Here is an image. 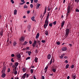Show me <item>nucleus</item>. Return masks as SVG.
Masks as SVG:
<instances>
[{
    "mask_svg": "<svg viewBox=\"0 0 79 79\" xmlns=\"http://www.w3.org/2000/svg\"><path fill=\"white\" fill-rule=\"evenodd\" d=\"M67 12L66 13V18H67L68 16L69 15V12L70 11V6H68V8L67 9Z\"/></svg>",
    "mask_w": 79,
    "mask_h": 79,
    "instance_id": "f257e3e1",
    "label": "nucleus"
},
{
    "mask_svg": "<svg viewBox=\"0 0 79 79\" xmlns=\"http://www.w3.org/2000/svg\"><path fill=\"white\" fill-rule=\"evenodd\" d=\"M69 34V29L68 28H67L65 30V35L66 36V37H68V36Z\"/></svg>",
    "mask_w": 79,
    "mask_h": 79,
    "instance_id": "f03ea898",
    "label": "nucleus"
},
{
    "mask_svg": "<svg viewBox=\"0 0 79 79\" xmlns=\"http://www.w3.org/2000/svg\"><path fill=\"white\" fill-rule=\"evenodd\" d=\"M48 22H47V20L45 21L44 24V28H46L47 26H48Z\"/></svg>",
    "mask_w": 79,
    "mask_h": 79,
    "instance_id": "7ed1b4c3",
    "label": "nucleus"
},
{
    "mask_svg": "<svg viewBox=\"0 0 79 79\" xmlns=\"http://www.w3.org/2000/svg\"><path fill=\"white\" fill-rule=\"evenodd\" d=\"M2 75H1L2 77L4 78L6 76V74L5 73V72H2Z\"/></svg>",
    "mask_w": 79,
    "mask_h": 79,
    "instance_id": "20e7f679",
    "label": "nucleus"
},
{
    "mask_svg": "<svg viewBox=\"0 0 79 79\" xmlns=\"http://www.w3.org/2000/svg\"><path fill=\"white\" fill-rule=\"evenodd\" d=\"M19 40L20 41V42H24V37H21L19 39Z\"/></svg>",
    "mask_w": 79,
    "mask_h": 79,
    "instance_id": "39448f33",
    "label": "nucleus"
},
{
    "mask_svg": "<svg viewBox=\"0 0 79 79\" xmlns=\"http://www.w3.org/2000/svg\"><path fill=\"white\" fill-rule=\"evenodd\" d=\"M50 15V13H48V15L47 16V18H46V19L45 20V21H47V22H48V18H49V15Z\"/></svg>",
    "mask_w": 79,
    "mask_h": 79,
    "instance_id": "423d86ee",
    "label": "nucleus"
},
{
    "mask_svg": "<svg viewBox=\"0 0 79 79\" xmlns=\"http://www.w3.org/2000/svg\"><path fill=\"white\" fill-rule=\"evenodd\" d=\"M31 26L30 25H28L27 26V29H28V31L30 32V31H31Z\"/></svg>",
    "mask_w": 79,
    "mask_h": 79,
    "instance_id": "0eeeda50",
    "label": "nucleus"
},
{
    "mask_svg": "<svg viewBox=\"0 0 79 79\" xmlns=\"http://www.w3.org/2000/svg\"><path fill=\"white\" fill-rule=\"evenodd\" d=\"M37 44V41H35V40L34 41V43L33 44H32V46H33V47H34L35 45H37L36 44Z\"/></svg>",
    "mask_w": 79,
    "mask_h": 79,
    "instance_id": "6e6552de",
    "label": "nucleus"
},
{
    "mask_svg": "<svg viewBox=\"0 0 79 79\" xmlns=\"http://www.w3.org/2000/svg\"><path fill=\"white\" fill-rule=\"evenodd\" d=\"M62 50L63 51H66L67 50V47H64L63 48H62Z\"/></svg>",
    "mask_w": 79,
    "mask_h": 79,
    "instance_id": "1a4fd4ad",
    "label": "nucleus"
},
{
    "mask_svg": "<svg viewBox=\"0 0 79 79\" xmlns=\"http://www.w3.org/2000/svg\"><path fill=\"white\" fill-rule=\"evenodd\" d=\"M64 23H65V21H63L61 23V27H63L64 26Z\"/></svg>",
    "mask_w": 79,
    "mask_h": 79,
    "instance_id": "9d476101",
    "label": "nucleus"
},
{
    "mask_svg": "<svg viewBox=\"0 0 79 79\" xmlns=\"http://www.w3.org/2000/svg\"><path fill=\"white\" fill-rule=\"evenodd\" d=\"M26 73H25L23 74V76L22 77V79H24L26 77Z\"/></svg>",
    "mask_w": 79,
    "mask_h": 79,
    "instance_id": "9b49d317",
    "label": "nucleus"
},
{
    "mask_svg": "<svg viewBox=\"0 0 79 79\" xmlns=\"http://www.w3.org/2000/svg\"><path fill=\"white\" fill-rule=\"evenodd\" d=\"M5 70H6V67H4L2 71V72L5 73Z\"/></svg>",
    "mask_w": 79,
    "mask_h": 79,
    "instance_id": "f8f14e48",
    "label": "nucleus"
},
{
    "mask_svg": "<svg viewBox=\"0 0 79 79\" xmlns=\"http://www.w3.org/2000/svg\"><path fill=\"white\" fill-rule=\"evenodd\" d=\"M34 18H35V17H34V16H33L31 17V19H32L33 21H35V22L36 21L34 19Z\"/></svg>",
    "mask_w": 79,
    "mask_h": 79,
    "instance_id": "ddd939ff",
    "label": "nucleus"
},
{
    "mask_svg": "<svg viewBox=\"0 0 79 79\" xmlns=\"http://www.w3.org/2000/svg\"><path fill=\"white\" fill-rule=\"evenodd\" d=\"M44 33L45 34V35H48V31H45Z\"/></svg>",
    "mask_w": 79,
    "mask_h": 79,
    "instance_id": "4468645a",
    "label": "nucleus"
},
{
    "mask_svg": "<svg viewBox=\"0 0 79 79\" xmlns=\"http://www.w3.org/2000/svg\"><path fill=\"white\" fill-rule=\"evenodd\" d=\"M72 78L73 79H76V74H73L72 76Z\"/></svg>",
    "mask_w": 79,
    "mask_h": 79,
    "instance_id": "2eb2a0df",
    "label": "nucleus"
},
{
    "mask_svg": "<svg viewBox=\"0 0 79 79\" xmlns=\"http://www.w3.org/2000/svg\"><path fill=\"white\" fill-rule=\"evenodd\" d=\"M17 57L18 58H21V55H20V54H17Z\"/></svg>",
    "mask_w": 79,
    "mask_h": 79,
    "instance_id": "dca6fc26",
    "label": "nucleus"
},
{
    "mask_svg": "<svg viewBox=\"0 0 79 79\" xmlns=\"http://www.w3.org/2000/svg\"><path fill=\"white\" fill-rule=\"evenodd\" d=\"M3 31L1 30V32H0V35L1 36H3Z\"/></svg>",
    "mask_w": 79,
    "mask_h": 79,
    "instance_id": "f3484780",
    "label": "nucleus"
},
{
    "mask_svg": "<svg viewBox=\"0 0 79 79\" xmlns=\"http://www.w3.org/2000/svg\"><path fill=\"white\" fill-rule=\"evenodd\" d=\"M39 33H38L36 35V39H39Z\"/></svg>",
    "mask_w": 79,
    "mask_h": 79,
    "instance_id": "a211bd4d",
    "label": "nucleus"
},
{
    "mask_svg": "<svg viewBox=\"0 0 79 79\" xmlns=\"http://www.w3.org/2000/svg\"><path fill=\"white\" fill-rule=\"evenodd\" d=\"M64 56V54H63L61 55V56L60 57V58L61 59H63V56Z\"/></svg>",
    "mask_w": 79,
    "mask_h": 79,
    "instance_id": "6ab92c4d",
    "label": "nucleus"
},
{
    "mask_svg": "<svg viewBox=\"0 0 79 79\" xmlns=\"http://www.w3.org/2000/svg\"><path fill=\"white\" fill-rule=\"evenodd\" d=\"M17 68H16V67H15V68L13 69V71H14V72L16 71V69Z\"/></svg>",
    "mask_w": 79,
    "mask_h": 79,
    "instance_id": "aec40b11",
    "label": "nucleus"
},
{
    "mask_svg": "<svg viewBox=\"0 0 79 79\" xmlns=\"http://www.w3.org/2000/svg\"><path fill=\"white\" fill-rule=\"evenodd\" d=\"M51 58V55L49 54L48 56V59H50Z\"/></svg>",
    "mask_w": 79,
    "mask_h": 79,
    "instance_id": "412c9836",
    "label": "nucleus"
},
{
    "mask_svg": "<svg viewBox=\"0 0 79 79\" xmlns=\"http://www.w3.org/2000/svg\"><path fill=\"white\" fill-rule=\"evenodd\" d=\"M18 62H16L15 63V67H16V68H17V66H18Z\"/></svg>",
    "mask_w": 79,
    "mask_h": 79,
    "instance_id": "4be33fe9",
    "label": "nucleus"
},
{
    "mask_svg": "<svg viewBox=\"0 0 79 79\" xmlns=\"http://www.w3.org/2000/svg\"><path fill=\"white\" fill-rule=\"evenodd\" d=\"M16 44H17V43H16V42L14 41V43H13V45L14 46H16Z\"/></svg>",
    "mask_w": 79,
    "mask_h": 79,
    "instance_id": "5701e85b",
    "label": "nucleus"
},
{
    "mask_svg": "<svg viewBox=\"0 0 79 79\" xmlns=\"http://www.w3.org/2000/svg\"><path fill=\"white\" fill-rule=\"evenodd\" d=\"M37 60H38V58H35V62H36V63H37Z\"/></svg>",
    "mask_w": 79,
    "mask_h": 79,
    "instance_id": "b1692460",
    "label": "nucleus"
},
{
    "mask_svg": "<svg viewBox=\"0 0 79 79\" xmlns=\"http://www.w3.org/2000/svg\"><path fill=\"white\" fill-rule=\"evenodd\" d=\"M16 13H17V10H14V14L15 15H16Z\"/></svg>",
    "mask_w": 79,
    "mask_h": 79,
    "instance_id": "393cba45",
    "label": "nucleus"
},
{
    "mask_svg": "<svg viewBox=\"0 0 79 79\" xmlns=\"http://www.w3.org/2000/svg\"><path fill=\"white\" fill-rule=\"evenodd\" d=\"M28 8V6L26 5H25L23 7L24 8Z\"/></svg>",
    "mask_w": 79,
    "mask_h": 79,
    "instance_id": "a878e982",
    "label": "nucleus"
},
{
    "mask_svg": "<svg viewBox=\"0 0 79 79\" xmlns=\"http://www.w3.org/2000/svg\"><path fill=\"white\" fill-rule=\"evenodd\" d=\"M46 10H47V7H46L45 8V11H44V12L43 13V15H45V14L46 13Z\"/></svg>",
    "mask_w": 79,
    "mask_h": 79,
    "instance_id": "bb28decb",
    "label": "nucleus"
},
{
    "mask_svg": "<svg viewBox=\"0 0 79 79\" xmlns=\"http://www.w3.org/2000/svg\"><path fill=\"white\" fill-rule=\"evenodd\" d=\"M23 72H25V71H26V69L25 68H23Z\"/></svg>",
    "mask_w": 79,
    "mask_h": 79,
    "instance_id": "cd10ccee",
    "label": "nucleus"
},
{
    "mask_svg": "<svg viewBox=\"0 0 79 79\" xmlns=\"http://www.w3.org/2000/svg\"><path fill=\"white\" fill-rule=\"evenodd\" d=\"M14 74L15 75H16L18 74V72L16 70L15 72H14Z\"/></svg>",
    "mask_w": 79,
    "mask_h": 79,
    "instance_id": "c85d7f7f",
    "label": "nucleus"
},
{
    "mask_svg": "<svg viewBox=\"0 0 79 79\" xmlns=\"http://www.w3.org/2000/svg\"><path fill=\"white\" fill-rule=\"evenodd\" d=\"M31 53H32V52L31 51H29L28 52V54L29 56H30V55H31Z\"/></svg>",
    "mask_w": 79,
    "mask_h": 79,
    "instance_id": "c756f323",
    "label": "nucleus"
},
{
    "mask_svg": "<svg viewBox=\"0 0 79 79\" xmlns=\"http://www.w3.org/2000/svg\"><path fill=\"white\" fill-rule=\"evenodd\" d=\"M69 64H67L66 66V69L68 68H69Z\"/></svg>",
    "mask_w": 79,
    "mask_h": 79,
    "instance_id": "7c9ffc66",
    "label": "nucleus"
},
{
    "mask_svg": "<svg viewBox=\"0 0 79 79\" xmlns=\"http://www.w3.org/2000/svg\"><path fill=\"white\" fill-rule=\"evenodd\" d=\"M40 6V4H39L37 5V7H37L36 8L37 9V8H39V6Z\"/></svg>",
    "mask_w": 79,
    "mask_h": 79,
    "instance_id": "2f4dec72",
    "label": "nucleus"
},
{
    "mask_svg": "<svg viewBox=\"0 0 79 79\" xmlns=\"http://www.w3.org/2000/svg\"><path fill=\"white\" fill-rule=\"evenodd\" d=\"M75 2H76V3H78L79 2V0H75Z\"/></svg>",
    "mask_w": 79,
    "mask_h": 79,
    "instance_id": "473e14b6",
    "label": "nucleus"
},
{
    "mask_svg": "<svg viewBox=\"0 0 79 79\" xmlns=\"http://www.w3.org/2000/svg\"><path fill=\"white\" fill-rule=\"evenodd\" d=\"M31 58V57H28L26 59V60H29V59H30Z\"/></svg>",
    "mask_w": 79,
    "mask_h": 79,
    "instance_id": "72a5a7b5",
    "label": "nucleus"
},
{
    "mask_svg": "<svg viewBox=\"0 0 79 79\" xmlns=\"http://www.w3.org/2000/svg\"><path fill=\"white\" fill-rule=\"evenodd\" d=\"M56 24V21H55L54 22H53V24L54 25H55Z\"/></svg>",
    "mask_w": 79,
    "mask_h": 79,
    "instance_id": "f704fd0d",
    "label": "nucleus"
},
{
    "mask_svg": "<svg viewBox=\"0 0 79 79\" xmlns=\"http://www.w3.org/2000/svg\"><path fill=\"white\" fill-rule=\"evenodd\" d=\"M30 71L31 72V74H32V73H33V70H32V69H31V70H30Z\"/></svg>",
    "mask_w": 79,
    "mask_h": 79,
    "instance_id": "c9c22d12",
    "label": "nucleus"
},
{
    "mask_svg": "<svg viewBox=\"0 0 79 79\" xmlns=\"http://www.w3.org/2000/svg\"><path fill=\"white\" fill-rule=\"evenodd\" d=\"M53 60V59H51V61L50 62V64H51L52 63V60Z\"/></svg>",
    "mask_w": 79,
    "mask_h": 79,
    "instance_id": "e433bc0d",
    "label": "nucleus"
},
{
    "mask_svg": "<svg viewBox=\"0 0 79 79\" xmlns=\"http://www.w3.org/2000/svg\"><path fill=\"white\" fill-rule=\"evenodd\" d=\"M49 26L50 27H52V23H50L49 24Z\"/></svg>",
    "mask_w": 79,
    "mask_h": 79,
    "instance_id": "4c0bfd02",
    "label": "nucleus"
},
{
    "mask_svg": "<svg viewBox=\"0 0 79 79\" xmlns=\"http://www.w3.org/2000/svg\"><path fill=\"white\" fill-rule=\"evenodd\" d=\"M30 7L31 8H32V7H33V5H32V4H31L30 5Z\"/></svg>",
    "mask_w": 79,
    "mask_h": 79,
    "instance_id": "58836bf2",
    "label": "nucleus"
},
{
    "mask_svg": "<svg viewBox=\"0 0 79 79\" xmlns=\"http://www.w3.org/2000/svg\"><path fill=\"white\" fill-rule=\"evenodd\" d=\"M56 44H57V45H60V42H56Z\"/></svg>",
    "mask_w": 79,
    "mask_h": 79,
    "instance_id": "ea45409f",
    "label": "nucleus"
},
{
    "mask_svg": "<svg viewBox=\"0 0 79 79\" xmlns=\"http://www.w3.org/2000/svg\"><path fill=\"white\" fill-rule=\"evenodd\" d=\"M8 73H10V68H9L7 70Z\"/></svg>",
    "mask_w": 79,
    "mask_h": 79,
    "instance_id": "a19ab883",
    "label": "nucleus"
},
{
    "mask_svg": "<svg viewBox=\"0 0 79 79\" xmlns=\"http://www.w3.org/2000/svg\"><path fill=\"white\" fill-rule=\"evenodd\" d=\"M11 57H14L15 56V55L13 54H12L11 55Z\"/></svg>",
    "mask_w": 79,
    "mask_h": 79,
    "instance_id": "79ce46f5",
    "label": "nucleus"
},
{
    "mask_svg": "<svg viewBox=\"0 0 79 79\" xmlns=\"http://www.w3.org/2000/svg\"><path fill=\"white\" fill-rule=\"evenodd\" d=\"M34 2L35 3H37V2H38V0H34Z\"/></svg>",
    "mask_w": 79,
    "mask_h": 79,
    "instance_id": "37998d69",
    "label": "nucleus"
},
{
    "mask_svg": "<svg viewBox=\"0 0 79 79\" xmlns=\"http://www.w3.org/2000/svg\"><path fill=\"white\" fill-rule=\"evenodd\" d=\"M27 44V42H26V41H25L23 44L24 45H26Z\"/></svg>",
    "mask_w": 79,
    "mask_h": 79,
    "instance_id": "c03bdc74",
    "label": "nucleus"
},
{
    "mask_svg": "<svg viewBox=\"0 0 79 79\" xmlns=\"http://www.w3.org/2000/svg\"><path fill=\"white\" fill-rule=\"evenodd\" d=\"M11 61H12V62H13V63H14V62H15L14 60H13V58H12L11 59Z\"/></svg>",
    "mask_w": 79,
    "mask_h": 79,
    "instance_id": "a18cd8bd",
    "label": "nucleus"
},
{
    "mask_svg": "<svg viewBox=\"0 0 79 79\" xmlns=\"http://www.w3.org/2000/svg\"><path fill=\"white\" fill-rule=\"evenodd\" d=\"M52 71H53V72H55V71H56V70L55 69H52Z\"/></svg>",
    "mask_w": 79,
    "mask_h": 79,
    "instance_id": "49530a36",
    "label": "nucleus"
},
{
    "mask_svg": "<svg viewBox=\"0 0 79 79\" xmlns=\"http://www.w3.org/2000/svg\"><path fill=\"white\" fill-rule=\"evenodd\" d=\"M11 2H12V4H13V3H14V1H13V0H11Z\"/></svg>",
    "mask_w": 79,
    "mask_h": 79,
    "instance_id": "de8ad7c7",
    "label": "nucleus"
},
{
    "mask_svg": "<svg viewBox=\"0 0 79 79\" xmlns=\"http://www.w3.org/2000/svg\"><path fill=\"white\" fill-rule=\"evenodd\" d=\"M35 52L36 53H38V50H37V49H36L35 51Z\"/></svg>",
    "mask_w": 79,
    "mask_h": 79,
    "instance_id": "09e8293b",
    "label": "nucleus"
},
{
    "mask_svg": "<svg viewBox=\"0 0 79 79\" xmlns=\"http://www.w3.org/2000/svg\"><path fill=\"white\" fill-rule=\"evenodd\" d=\"M41 42L43 43H45V40H42L41 41Z\"/></svg>",
    "mask_w": 79,
    "mask_h": 79,
    "instance_id": "8fccbe9b",
    "label": "nucleus"
},
{
    "mask_svg": "<svg viewBox=\"0 0 79 79\" xmlns=\"http://www.w3.org/2000/svg\"><path fill=\"white\" fill-rule=\"evenodd\" d=\"M76 11L77 12H79V10H78L77 9H76Z\"/></svg>",
    "mask_w": 79,
    "mask_h": 79,
    "instance_id": "3c124183",
    "label": "nucleus"
},
{
    "mask_svg": "<svg viewBox=\"0 0 79 79\" xmlns=\"http://www.w3.org/2000/svg\"><path fill=\"white\" fill-rule=\"evenodd\" d=\"M74 65H72L71 66V68H74Z\"/></svg>",
    "mask_w": 79,
    "mask_h": 79,
    "instance_id": "603ef678",
    "label": "nucleus"
},
{
    "mask_svg": "<svg viewBox=\"0 0 79 79\" xmlns=\"http://www.w3.org/2000/svg\"><path fill=\"white\" fill-rule=\"evenodd\" d=\"M48 69V66L47 65L45 68L44 69Z\"/></svg>",
    "mask_w": 79,
    "mask_h": 79,
    "instance_id": "864d4df0",
    "label": "nucleus"
},
{
    "mask_svg": "<svg viewBox=\"0 0 79 79\" xmlns=\"http://www.w3.org/2000/svg\"><path fill=\"white\" fill-rule=\"evenodd\" d=\"M65 63H68V61L67 60H66L65 61Z\"/></svg>",
    "mask_w": 79,
    "mask_h": 79,
    "instance_id": "5fc2aeb1",
    "label": "nucleus"
},
{
    "mask_svg": "<svg viewBox=\"0 0 79 79\" xmlns=\"http://www.w3.org/2000/svg\"><path fill=\"white\" fill-rule=\"evenodd\" d=\"M42 79H45V77H44V76H42Z\"/></svg>",
    "mask_w": 79,
    "mask_h": 79,
    "instance_id": "6e6d98bb",
    "label": "nucleus"
},
{
    "mask_svg": "<svg viewBox=\"0 0 79 79\" xmlns=\"http://www.w3.org/2000/svg\"><path fill=\"white\" fill-rule=\"evenodd\" d=\"M6 45L7 46H8V45H9V43H8V42H7Z\"/></svg>",
    "mask_w": 79,
    "mask_h": 79,
    "instance_id": "4d7b16f0",
    "label": "nucleus"
},
{
    "mask_svg": "<svg viewBox=\"0 0 79 79\" xmlns=\"http://www.w3.org/2000/svg\"><path fill=\"white\" fill-rule=\"evenodd\" d=\"M29 75L28 74H27L26 76V77L27 78V77H29Z\"/></svg>",
    "mask_w": 79,
    "mask_h": 79,
    "instance_id": "13d9d810",
    "label": "nucleus"
},
{
    "mask_svg": "<svg viewBox=\"0 0 79 79\" xmlns=\"http://www.w3.org/2000/svg\"><path fill=\"white\" fill-rule=\"evenodd\" d=\"M27 14H29L30 13V10H28L27 11Z\"/></svg>",
    "mask_w": 79,
    "mask_h": 79,
    "instance_id": "bf43d9fd",
    "label": "nucleus"
},
{
    "mask_svg": "<svg viewBox=\"0 0 79 79\" xmlns=\"http://www.w3.org/2000/svg\"><path fill=\"white\" fill-rule=\"evenodd\" d=\"M48 11H50V8L48 7Z\"/></svg>",
    "mask_w": 79,
    "mask_h": 79,
    "instance_id": "052dcab7",
    "label": "nucleus"
},
{
    "mask_svg": "<svg viewBox=\"0 0 79 79\" xmlns=\"http://www.w3.org/2000/svg\"><path fill=\"white\" fill-rule=\"evenodd\" d=\"M26 50H29V47H27L26 48Z\"/></svg>",
    "mask_w": 79,
    "mask_h": 79,
    "instance_id": "680f3d73",
    "label": "nucleus"
},
{
    "mask_svg": "<svg viewBox=\"0 0 79 79\" xmlns=\"http://www.w3.org/2000/svg\"><path fill=\"white\" fill-rule=\"evenodd\" d=\"M37 42V43H39L40 42V40H36Z\"/></svg>",
    "mask_w": 79,
    "mask_h": 79,
    "instance_id": "e2e57ef3",
    "label": "nucleus"
},
{
    "mask_svg": "<svg viewBox=\"0 0 79 79\" xmlns=\"http://www.w3.org/2000/svg\"><path fill=\"white\" fill-rule=\"evenodd\" d=\"M15 67H16V66H15V65H12V68H15Z\"/></svg>",
    "mask_w": 79,
    "mask_h": 79,
    "instance_id": "0e129e2a",
    "label": "nucleus"
},
{
    "mask_svg": "<svg viewBox=\"0 0 79 79\" xmlns=\"http://www.w3.org/2000/svg\"><path fill=\"white\" fill-rule=\"evenodd\" d=\"M29 43L30 44H32V41H29Z\"/></svg>",
    "mask_w": 79,
    "mask_h": 79,
    "instance_id": "69168bd1",
    "label": "nucleus"
},
{
    "mask_svg": "<svg viewBox=\"0 0 79 79\" xmlns=\"http://www.w3.org/2000/svg\"><path fill=\"white\" fill-rule=\"evenodd\" d=\"M70 77H69V76H68L67 77V79H69Z\"/></svg>",
    "mask_w": 79,
    "mask_h": 79,
    "instance_id": "338daca9",
    "label": "nucleus"
},
{
    "mask_svg": "<svg viewBox=\"0 0 79 79\" xmlns=\"http://www.w3.org/2000/svg\"><path fill=\"white\" fill-rule=\"evenodd\" d=\"M33 79H36V78H35V75L34 76Z\"/></svg>",
    "mask_w": 79,
    "mask_h": 79,
    "instance_id": "774afa93",
    "label": "nucleus"
}]
</instances>
